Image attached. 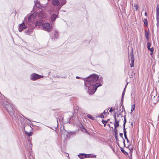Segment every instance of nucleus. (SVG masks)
<instances>
[{"label":"nucleus","instance_id":"obj_1","mask_svg":"<svg viewBox=\"0 0 159 159\" xmlns=\"http://www.w3.org/2000/svg\"><path fill=\"white\" fill-rule=\"evenodd\" d=\"M4 107L11 116L14 114V107L11 105L7 103L4 105Z\"/></svg>","mask_w":159,"mask_h":159},{"label":"nucleus","instance_id":"obj_2","mask_svg":"<svg viewBox=\"0 0 159 159\" xmlns=\"http://www.w3.org/2000/svg\"><path fill=\"white\" fill-rule=\"evenodd\" d=\"M24 130L25 134L29 136L32 135L33 128L29 124L26 125L24 127Z\"/></svg>","mask_w":159,"mask_h":159},{"label":"nucleus","instance_id":"obj_3","mask_svg":"<svg viewBox=\"0 0 159 159\" xmlns=\"http://www.w3.org/2000/svg\"><path fill=\"white\" fill-rule=\"evenodd\" d=\"M159 95L157 94V91L153 92L151 94V98L154 101V103H156L159 100Z\"/></svg>","mask_w":159,"mask_h":159},{"label":"nucleus","instance_id":"obj_4","mask_svg":"<svg viewBox=\"0 0 159 159\" xmlns=\"http://www.w3.org/2000/svg\"><path fill=\"white\" fill-rule=\"evenodd\" d=\"M98 79V76L95 75H90L86 78V80L87 82H92V83L96 82Z\"/></svg>","mask_w":159,"mask_h":159},{"label":"nucleus","instance_id":"obj_5","mask_svg":"<svg viewBox=\"0 0 159 159\" xmlns=\"http://www.w3.org/2000/svg\"><path fill=\"white\" fill-rule=\"evenodd\" d=\"M42 26L44 30L49 32L52 28V27L48 23H46L43 24Z\"/></svg>","mask_w":159,"mask_h":159},{"label":"nucleus","instance_id":"obj_6","mask_svg":"<svg viewBox=\"0 0 159 159\" xmlns=\"http://www.w3.org/2000/svg\"><path fill=\"white\" fill-rule=\"evenodd\" d=\"M43 77V76L39 75L36 73H34L31 75L30 79L32 80H35L40 78Z\"/></svg>","mask_w":159,"mask_h":159},{"label":"nucleus","instance_id":"obj_7","mask_svg":"<svg viewBox=\"0 0 159 159\" xmlns=\"http://www.w3.org/2000/svg\"><path fill=\"white\" fill-rule=\"evenodd\" d=\"M26 28V26L24 23L21 24L19 26L18 30L20 32H21L23 30Z\"/></svg>","mask_w":159,"mask_h":159},{"label":"nucleus","instance_id":"obj_8","mask_svg":"<svg viewBox=\"0 0 159 159\" xmlns=\"http://www.w3.org/2000/svg\"><path fill=\"white\" fill-rule=\"evenodd\" d=\"M52 3L54 6H58L60 4L58 0H53L52 1Z\"/></svg>","mask_w":159,"mask_h":159},{"label":"nucleus","instance_id":"obj_9","mask_svg":"<svg viewBox=\"0 0 159 159\" xmlns=\"http://www.w3.org/2000/svg\"><path fill=\"white\" fill-rule=\"evenodd\" d=\"M130 61L131 63H134V54L133 50L131 51L130 52Z\"/></svg>","mask_w":159,"mask_h":159},{"label":"nucleus","instance_id":"obj_10","mask_svg":"<svg viewBox=\"0 0 159 159\" xmlns=\"http://www.w3.org/2000/svg\"><path fill=\"white\" fill-rule=\"evenodd\" d=\"M120 104L121 105L120 107V109L119 110L120 112L122 113L123 111L125 112V110L124 106L123 104V103L122 104V102H121Z\"/></svg>","mask_w":159,"mask_h":159},{"label":"nucleus","instance_id":"obj_11","mask_svg":"<svg viewBox=\"0 0 159 159\" xmlns=\"http://www.w3.org/2000/svg\"><path fill=\"white\" fill-rule=\"evenodd\" d=\"M79 157L81 159H83L85 158L88 157H89V155L87 154H80L78 155Z\"/></svg>","mask_w":159,"mask_h":159},{"label":"nucleus","instance_id":"obj_12","mask_svg":"<svg viewBox=\"0 0 159 159\" xmlns=\"http://www.w3.org/2000/svg\"><path fill=\"white\" fill-rule=\"evenodd\" d=\"M57 16L55 14H53L51 17V20L52 21H54L57 18Z\"/></svg>","mask_w":159,"mask_h":159},{"label":"nucleus","instance_id":"obj_13","mask_svg":"<svg viewBox=\"0 0 159 159\" xmlns=\"http://www.w3.org/2000/svg\"><path fill=\"white\" fill-rule=\"evenodd\" d=\"M43 22L41 20H38L35 22V25L36 26H42Z\"/></svg>","mask_w":159,"mask_h":159},{"label":"nucleus","instance_id":"obj_14","mask_svg":"<svg viewBox=\"0 0 159 159\" xmlns=\"http://www.w3.org/2000/svg\"><path fill=\"white\" fill-rule=\"evenodd\" d=\"M120 120H118L117 121H115L114 124V129H116V128L119 126V122Z\"/></svg>","mask_w":159,"mask_h":159},{"label":"nucleus","instance_id":"obj_15","mask_svg":"<svg viewBox=\"0 0 159 159\" xmlns=\"http://www.w3.org/2000/svg\"><path fill=\"white\" fill-rule=\"evenodd\" d=\"M125 116H126L125 115L123 116L124 118V123H123V130H126L125 126V124H126V119Z\"/></svg>","mask_w":159,"mask_h":159},{"label":"nucleus","instance_id":"obj_16","mask_svg":"<svg viewBox=\"0 0 159 159\" xmlns=\"http://www.w3.org/2000/svg\"><path fill=\"white\" fill-rule=\"evenodd\" d=\"M124 133V135L125 139L126 140L127 142V143H129V140L128 139L127 136V132L126 130H123Z\"/></svg>","mask_w":159,"mask_h":159},{"label":"nucleus","instance_id":"obj_17","mask_svg":"<svg viewBox=\"0 0 159 159\" xmlns=\"http://www.w3.org/2000/svg\"><path fill=\"white\" fill-rule=\"evenodd\" d=\"M156 16H159V5H157L156 9Z\"/></svg>","mask_w":159,"mask_h":159},{"label":"nucleus","instance_id":"obj_18","mask_svg":"<svg viewBox=\"0 0 159 159\" xmlns=\"http://www.w3.org/2000/svg\"><path fill=\"white\" fill-rule=\"evenodd\" d=\"M99 86V83H97L93 85V89L96 91L98 87Z\"/></svg>","mask_w":159,"mask_h":159},{"label":"nucleus","instance_id":"obj_19","mask_svg":"<svg viewBox=\"0 0 159 159\" xmlns=\"http://www.w3.org/2000/svg\"><path fill=\"white\" fill-rule=\"evenodd\" d=\"M126 86V85L125 86V89H124V90L123 91V93H122V98H121V102H122V104L123 103V99L124 97V95H125V89Z\"/></svg>","mask_w":159,"mask_h":159},{"label":"nucleus","instance_id":"obj_20","mask_svg":"<svg viewBox=\"0 0 159 159\" xmlns=\"http://www.w3.org/2000/svg\"><path fill=\"white\" fill-rule=\"evenodd\" d=\"M120 150L123 153H124L126 156H128V153L127 152H125L122 147H120Z\"/></svg>","mask_w":159,"mask_h":159},{"label":"nucleus","instance_id":"obj_21","mask_svg":"<svg viewBox=\"0 0 159 159\" xmlns=\"http://www.w3.org/2000/svg\"><path fill=\"white\" fill-rule=\"evenodd\" d=\"M145 34L146 38L147 40L148 41L149 40L148 38V33L147 32L146 30H145Z\"/></svg>","mask_w":159,"mask_h":159},{"label":"nucleus","instance_id":"obj_22","mask_svg":"<svg viewBox=\"0 0 159 159\" xmlns=\"http://www.w3.org/2000/svg\"><path fill=\"white\" fill-rule=\"evenodd\" d=\"M157 20V25L158 27L159 26V16H156Z\"/></svg>","mask_w":159,"mask_h":159},{"label":"nucleus","instance_id":"obj_23","mask_svg":"<svg viewBox=\"0 0 159 159\" xmlns=\"http://www.w3.org/2000/svg\"><path fill=\"white\" fill-rule=\"evenodd\" d=\"M144 25L147 26L148 25V21L146 19H144L143 20Z\"/></svg>","mask_w":159,"mask_h":159},{"label":"nucleus","instance_id":"obj_24","mask_svg":"<svg viewBox=\"0 0 159 159\" xmlns=\"http://www.w3.org/2000/svg\"><path fill=\"white\" fill-rule=\"evenodd\" d=\"M107 122V120H105L103 119H102V122L104 124V127H105L106 125Z\"/></svg>","mask_w":159,"mask_h":159},{"label":"nucleus","instance_id":"obj_25","mask_svg":"<svg viewBox=\"0 0 159 159\" xmlns=\"http://www.w3.org/2000/svg\"><path fill=\"white\" fill-rule=\"evenodd\" d=\"M131 70H132V72H131L132 73H131V74H129V77L130 78H133V74L134 75L135 74V73L134 72H133V70H132V69Z\"/></svg>","mask_w":159,"mask_h":159},{"label":"nucleus","instance_id":"obj_26","mask_svg":"<svg viewBox=\"0 0 159 159\" xmlns=\"http://www.w3.org/2000/svg\"><path fill=\"white\" fill-rule=\"evenodd\" d=\"M88 117L92 120H94L95 118H94L93 116H92L90 114H88L87 115Z\"/></svg>","mask_w":159,"mask_h":159},{"label":"nucleus","instance_id":"obj_27","mask_svg":"<svg viewBox=\"0 0 159 159\" xmlns=\"http://www.w3.org/2000/svg\"><path fill=\"white\" fill-rule=\"evenodd\" d=\"M135 104H133L131 106V111L132 112L135 109Z\"/></svg>","mask_w":159,"mask_h":159},{"label":"nucleus","instance_id":"obj_28","mask_svg":"<svg viewBox=\"0 0 159 159\" xmlns=\"http://www.w3.org/2000/svg\"><path fill=\"white\" fill-rule=\"evenodd\" d=\"M114 131L115 132V134H114V136L115 137H117V129H114Z\"/></svg>","mask_w":159,"mask_h":159},{"label":"nucleus","instance_id":"obj_29","mask_svg":"<svg viewBox=\"0 0 159 159\" xmlns=\"http://www.w3.org/2000/svg\"><path fill=\"white\" fill-rule=\"evenodd\" d=\"M102 77H100V86H101L103 84L102 82Z\"/></svg>","mask_w":159,"mask_h":159},{"label":"nucleus","instance_id":"obj_30","mask_svg":"<svg viewBox=\"0 0 159 159\" xmlns=\"http://www.w3.org/2000/svg\"><path fill=\"white\" fill-rule=\"evenodd\" d=\"M134 6L135 7L136 11L139 8L138 4H134Z\"/></svg>","mask_w":159,"mask_h":159},{"label":"nucleus","instance_id":"obj_31","mask_svg":"<svg viewBox=\"0 0 159 159\" xmlns=\"http://www.w3.org/2000/svg\"><path fill=\"white\" fill-rule=\"evenodd\" d=\"M151 43H147V47L148 48V49L150 48V47L151 46Z\"/></svg>","mask_w":159,"mask_h":159},{"label":"nucleus","instance_id":"obj_32","mask_svg":"<svg viewBox=\"0 0 159 159\" xmlns=\"http://www.w3.org/2000/svg\"><path fill=\"white\" fill-rule=\"evenodd\" d=\"M148 49L151 52H153L154 51V48L153 47L151 48H150Z\"/></svg>","mask_w":159,"mask_h":159},{"label":"nucleus","instance_id":"obj_33","mask_svg":"<svg viewBox=\"0 0 159 159\" xmlns=\"http://www.w3.org/2000/svg\"><path fill=\"white\" fill-rule=\"evenodd\" d=\"M120 136L123 139H124L123 137V134L122 133H120L119 134Z\"/></svg>","mask_w":159,"mask_h":159},{"label":"nucleus","instance_id":"obj_34","mask_svg":"<svg viewBox=\"0 0 159 159\" xmlns=\"http://www.w3.org/2000/svg\"><path fill=\"white\" fill-rule=\"evenodd\" d=\"M100 118H104V116L102 114H100Z\"/></svg>","mask_w":159,"mask_h":159},{"label":"nucleus","instance_id":"obj_35","mask_svg":"<svg viewBox=\"0 0 159 159\" xmlns=\"http://www.w3.org/2000/svg\"><path fill=\"white\" fill-rule=\"evenodd\" d=\"M134 63H131L130 64V66L131 67H132L134 66Z\"/></svg>","mask_w":159,"mask_h":159},{"label":"nucleus","instance_id":"obj_36","mask_svg":"<svg viewBox=\"0 0 159 159\" xmlns=\"http://www.w3.org/2000/svg\"><path fill=\"white\" fill-rule=\"evenodd\" d=\"M123 139V144H124V147H125V139Z\"/></svg>","mask_w":159,"mask_h":159},{"label":"nucleus","instance_id":"obj_37","mask_svg":"<svg viewBox=\"0 0 159 159\" xmlns=\"http://www.w3.org/2000/svg\"><path fill=\"white\" fill-rule=\"evenodd\" d=\"M113 111V110L112 109V107H111L110 109V110H109V112H112Z\"/></svg>","mask_w":159,"mask_h":159},{"label":"nucleus","instance_id":"obj_38","mask_svg":"<svg viewBox=\"0 0 159 159\" xmlns=\"http://www.w3.org/2000/svg\"><path fill=\"white\" fill-rule=\"evenodd\" d=\"M115 139H116V141H119V140L118 139V136L117 137H115Z\"/></svg>","mask_w":159,"mask_h":159},{"label":"nucleus","instance_id":"obj_39","mask_svg":"<svg viewBox=\"0 0 159 159\" xmlns=\"http://www.w3.org/2000/svg\"><path fill=\"white\" fill-rule=\"evenodd\" d=\"M120 113H120V112L119 113H116L117 117H118L120 115Z\"/></svg>","mask_w":159,"mask_h":159},{"label":"nucleus","instance_id":"obj_40","mask_svg":"<svg viewBox=\"0 0 159 159\" xmlns=\"http://www.w3.org/2000/svg\"><path fill=\"white\" fill-rule=\"evenodd\" d=\"M114 113H115V114L114 115V117H116V112L115 111H114Z\"/></svg>","mask_w":159,"mask_h":159},{"label":"nucleus","instance_id":"obj_41","mask_svg":"<svg viewBox=\"0 0 159 159\" xmlns=\"http://www.w3.org/2000/svg\"><path fill=\"white\" fill-rule=\"evenodd\" d=\"M114 120H115V121H118V120H117V119L116 118V117H114Z\"/></svg>","mask_w":159,"mask_h":159},{"label":"nucleus","instance_id":"obj_42","mask_svg":"<svg viewBox=\"0 0 159 159\" xmlns=\"http://www.w3.org/2000/svg\"><path fill=\"white\" fill-rule=\"evenodd\" d=\"M65 3H66V2H65H65H64L63 3H62V5H61V7Z\"/></svg>","mask_w":159,"mask_h":159},{"label":"nucleus","instance_id":"obj_43","mask_svg":"<svg viewBox=\"0 0 159 159\" xmlns=\"http://www.w3.org/2000/svg\"><path fill=\"white\" fill-rule=\"evenodd\" d=\"M103 113L105 115L106 113V112H105V111H104L103 112Z\"/></svg>","mask_w":159,"mask_h":159},{"label":"nucleus","instance_id":"obj_44","mask_svg":"<svg viewBox=\"0 0 159 159\" xmlns=\"http://www.w3.org/2000/svg\"><path fill=\"white\" fill-rule=\"evenodd\" d=\"M82 128L83 129H85V130H86V129H85V128H84V127H83V126H82Z\"/></svg>","mask_w":159,"mask_h":159},{"label":"nucleus","instance_id":"obj_45","mask_svg":"<svg viewBox=\"0 0 159 159\" xmlns=\"http://www.w3.org/2000/svg\"><path fill=\"white\" fill-rule=\"evenodd\" d=\"M117 144L118 145V146H119L120 147V148L121 147H120V145H119V143H117Z\"/></svg>","mask_w":159,"mask_h":159},{"label":"nucleus","instance_id":"obj_46","mask_svg":"<svg viewBox=\"0 0 159 159\" xmlns=\"http://www.w3.org/2000/svg\"><path fill=\"white\" fill-rule=\"evenodd\" d=\"M107 125L108 126L110 127V124H108Z\"/></svg>","mask_w":159,"mask_h":159},{"label":"nucleus","instance_id":"obj_47","mask_svg":"<svg viewBox=\"0 0 159 159\" xmlns=\"http://www.w3.org/2000/svg\"><path fill=\"white\" fill-rule=\"evenodd\" d=\"M112 148V150H113L114 152H115V151H114V149H113V148Z\"/></svg>","mask_w":159,"mask_h":159},{"label":"nucleus","instance_id":"obj_48","mask_svg":"<svg viewBox=\"0 0 159 159\" xmlns=\"http://www.w3.org/2000/svg\"><path fill=\"white\" fill-rule=\"evenodd\" d=\"M147 13H146V12H145V16H147Z\"/></svg>","mask_w":159,"mask_h":159},{"label":"nucleus","instance_id":"obj_49","mask_svg":"<svg viewBox=\"0 0 159 159\" xmlns=\"http://www.w3.org/2000/svg\"><path fill=\"white\" fill-rule=\"evenodd\" d=\"M80 77L78 76L76 77V78L77 79H79Z\"/></svg>","mask_w":159,"mask_h":159},{"label":"nucleus","instance_id":"obj_50","mask_svg":"<svg viewBox=\"0 0 159 159\" xmlns=\"http://www.w3.org/2000/svg\"><path fill=\"white\" fill-rule=\"evenodd\" d=\"M152 53H153V52H151L150 53V54H151V55H152Z\"/></svg>","mask_w":159,"mask_h":159},{"label":"nucleus","instance_id":"obj_51","mask_svg":"<svg viewBox=\"0 0 159 159\" xmlns=\"http://www.w3.org/2000/svg\"><path fill=\"white\" fill-rule=\"evenodd\" d=\"M131 125L132 126H133V123L132 122L131 124Z\"/></svg>","mask_w":159,"mask_h":159},{"label":"nucleus","instance_id":"obj_52","mask_svg":"<svg viewBox=\"0 0 159 159\" xmlns=\"http://www.w3.org/2000/svg\"><path fill=\"white\" fill-rule=\"evenodd\" d=\"M109 120H110L109 119H108L107 120V121H109Z\"/></svg>","mask_w":159,"mask_h":159},{"label":"nucleus","instance_id":"obj_53","mask_svg":"<svg viewBox=\"0 0 159 159\" xmlns=\"http://www.w3.org/2000/svg\"><path fill=\"white\" fill-rule=\"evenodd\" d=\"M132 6H133V4H132Z\"/></svg>","mask_w":159,"mask_h":159},{"label":"nucleus","instance_id":"obj_54","mask_svg":"<svg viewBox=\"0 0 159 159\" xmlns=\"http://www.w3.org/2000/svg\"><path fill=\"white\" fill-rule=\"evenodd\" d=\"M129 147V146L128 147H126V148H128Z\"/></svg>","mask_w":159,"mask_h":159},{"label":"nucleus","instance_id":"obj_55","mask_svg":"<svg viewBox=\"0 0 159 159\" xmlns=\"http://www.w3.org/2000/svg\"><path fill=\"white\" fill-rule=\"evenodd\" d=\"M110 123H112L111 122H110Z\"/></svg>","mask_w":159,"mask_h":159}]
</instances>
